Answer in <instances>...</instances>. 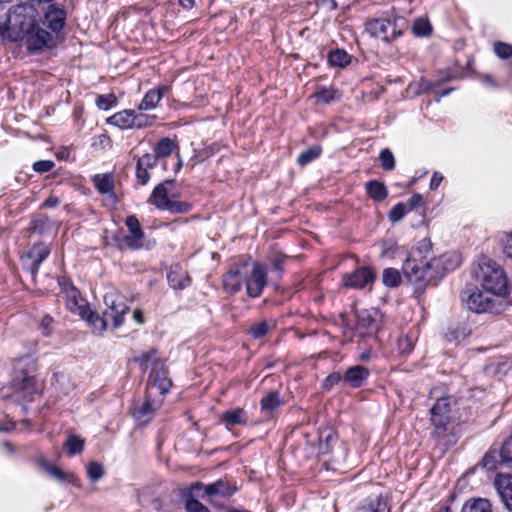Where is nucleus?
<instances>
[{"label":"nucleus","instance_id":"1","mask_svg":"<svg viewBox=\"0 0 512 512\" xmlns=\"http://www.w3.org/2000/svg\"><path fill=\"white\" fill-rule=\"evenodd\" d=\"M431 242L422 239L408 253L402 264V273L413 286L414 292L423 293L428 286H437L444 276L461 263V256L454 251L439 257H430Z\"/></svg>","mask_w":512,"mask_h":512},{"label":"nucleus","instance_id":"2","mask_svg":"<svg viewBox=\"0 0 512 512\" xmlns=\"http://www.w3.org/2000/svg\"><path fill=\"white\" fill-rule=\"evenodd\" d=\"M36 10L27 5L13 6L6 14L5 20L0 22V35L12 42L22 41L34 28L37 21Z\"/></svg>","mask_w":512,"mask_h":512},{"label":"nucleus","instance_id":"3","mask_svg":"<svg viewBox=\"0 0 512 512\" xmlns=\"http://www.w3.org/2000/svg\"><path fill=\"white\" fill-rule=\"evenodd\" d=\"M36 360L31 355L20 357L14 362V372L11 380L12 388L21 393L24 399L31 400L41 391L36 380Z\"/></svg>","mask_w":512,"mask_h":512},{"label":"nucleus","instance_id":"4","mask_svg":"<svg viewBox=\"0 0 512 512\" xmlns=\"http://www.w3.org/2000/svg\"><path fill=\"white\" fill-rule=\"evenodd\" d=\"M474 273L482 289L491 295L505 296L508 293L507 278L501 267L493 260L482 257Z\"/></svg>","mask_w":512,"mask_h":512},{"label":"nucleus","instance_id":"5","mask_svg":"<svg viewBox=\"0 0 512 512\" xmlns=\"http://www.w3.org/2000/svg\"><path fill=\"white\" fill-rule=\"evenodd\" d=\"M461 420L455 417H444L439 412L430 414V424L432 427L430 436L436 446L443 451L453 447L460 438Z\"/></svg>","mask_w":512,"mask_h":512},{"label":"nucleus","instance_id":"6","mask_svg":"<svg viewBox=\"0 0 512 512\" xmlns=\"http://www.w3.org/2000/svg\"><path fill=\"white\" fill-rule=\"evenodd\" d=\"M404 24L405 20L398 16L373 18L366 22L365 29L372 37L390 43L402 35Z\"/></svg>","mask_w":512,"mask_h":512},{"label":"nucleus","instance_id":"7","mask_svg":"<svg viewBox=\"0 0 512 512\" xmlns=\"http://www.w3.org/2000/svg\"><path fill=\"white\" fill-rule=\"evenodd\" d=\"M171 501L175 502L174 505H164L162 510L164 512H175L179 507L181 501L184 502L185 510L187 512H210V510L198 498H206L202 492L194 487L192 483L189 487L177 488L170 493Z\"/></svg>","mask_w":512,"mask_h":512},{"label":"nucleus","instance_id":"8","mask_svg":"<svg viewBox=\"0 0 512 512\" xmlns=\"http://www.w3.org/2000/svg\"><path fill=\"white\" fill-rule=\"evenodd\" d=\"M461 298L466 302L469 310L476 313L496 312L494 295L486 290H478L472 287H466L461 292Z\"/></svg>","mask_w":512,"mask_h":512},{"label":"nucleus","instance_id":"9","mask_svg":"<svg viewBox=\"0 0 512 512\" xmlns=\"http://www.w3.org/2000/svg\"><path fill=\"white\" fill-rule=\"evenodd\" d=\"M104 303L105 317H110L114 328L120 327L124 322V315L129 311L125 297L118 291H109L104 295Z\"/></svg>","mask_w":512,"mask_h":512},{"label":"nucleus","instance_id":"10","mask_svg":"<svg viewBox=\"0 0 512 512\" xmlns=\"http://www.w3.org/2000/svg\"><path fill=\"white\" fill-rule=\"evenodd\" d=\"M22 42H24L28 51L38 52L54 46V35L45 29L41 21L37 20L34 28L30 30Z\"/></svg>","mask_w":512,"mask_h":512},{"label":"nucleus","instance_id":"11","mask_svg":"<svg viewBox=\"0 0 512 512\" xmlns=\"http://www.w3.org/2000/svg\"><path fill=\"white\" fill-rule=\"evenodd\" d=\"M194 487L198 488L202 494L210 501L215 497L229 498L233 496L238 488L236 482L229 480L227 477L220 478L217 481L204 484L202 482H194Z\"/></svg>","mask_w":512,"mask_h":512},{"label":"nucleus","instance_id":"12","mask_svg":"<svg viewBox=\"0 0 512 512\" xmlns=\"http://www.w3.org/2000/svg\"><path fill=\"white\" fill-rule=\"evenodd\" d=\"M51 253L49 244L37 242L22 256L24 268L29 272L32 279H35L40 265L45 261Z\"/></svg>","mask_w":512,"mask_h":512},{"label":"nucleus","instance_id":"13","mask_svg":"<svg viewBox=\"0 0 512 512\" xmlns=\"http://www.w3.org/2000/svg\"><path fill=\"white\" fill-rule=\"evenodd\" d=\"M125 224L128 228L129 234L124 237V242L129 249H151L156 245L154 240L148 241L146 244L142 242L144 239V232L141 228L138 218L135 215L128 216L125 220Z\"/></svg>","mask_w":512,"mask_h":512},{"label":"nucleus","instance_id":"14","mask_svg":"<svg viewBox=\"0 0 512 512\" xmlns=\"http://www.w3.org/2000/svg\"><path fill=\"white\" fill-rule=\"evenodd\" d=\"M267 283V268L263 264L254 263L249 276L245 279L247 295L251 298L260 297Z\"/></svg>","mask_w":512,"mask_h":512},{"label":"nucleus","instance_id":"15","mask_svg":"<svg viewBox=\"0 0 512 512\" xmlns=\"http://www.w3.org/2000/svg\"><path fill=\"white\" fill-rule=\"evenodd\" d=\"M285 401L278 390H271L260 399V412L263 422L275 420Z\"/></svg>","mask_w":512,"mask_h":512},{"label":"nucleus","instance_id":"16","mask_svg":"<svg viewBox=\"0 0 512 512\" xmlns=\"http://www.w3.org/2000/svg\"><path fill=\"white\" fill-rule=\"evenodd\" d=\"M381 317L380 311L376 308L356 311L357 329L364 334L376 333L380 328Z\"/></svg>","mask_w":512,"mask_h":512},{"label":"nucleus","instance_id":"17","mask_svg":"<svg viewBox=\"0 0 512 512\" xmlns=\"http://www.w3.org/2000/svg\"><path fill=\"white\" fill-rule=\"evenodd\" d=\"M376 278V275L372 268L363 266L352 273L343 276V283L346 287L354 289H363L367 285L372 284Z\"/></svg>","mask_w":512,"mask_h":512},{"label":"nucleus","instance_id":"18","mask_svg":"<svg viewBox=\"0 0 512 512\" xmlns=\"http://www.w3.org/2000/svg\"><path fill=\"white\" fill-rule=\"evenodd\" d=\"M41 22L43 26L50 29L49 32L52 34H58L65 26L66 11L56 4H50L44 14V19Z\"/></svg>","mask_w":512,"mask_h":512},{"label":"nucleus","instance_id":"19","mask_svg":"<svg viewBox=\"0 0 512 512\" xmlns=\"http://www.w3.org/2000/svg\"><path fill=\"white\" fill-rule=\"evenodd\" d=\"M174 182V179H167L155 186L148 199V203L163 211L166 205H168V202L177 196L175 193L171 192L169 188Z\"/></svg>","mask_w":512,"mask_h":512},{"label":"nucleus","instance_id":"20","mask_svg":"<svg viewBox=\"0 0 512 512\" xmlns=\"http://www.w3.org/2000/svg\"><path fill=\"white\" fill-rule=\"evenodd\" d=\"M159 407L160 402L155 401L147 394L142 403L134 405L132 416L140 425H146L154 418L155 412Z\"/></svg>","mask_w":512,"mask_h":512},{"label":"nucleus","instance_id":"21","mask_svg":"<svg viewBox=\"0 0 512 512\" xmlns=\"http://www.w3.org/2000/svg\"><path fill=\"white\" fill-rule=\"evenodd\" d=\"M461 407L459 401L454 396H444L437 398L436 402L430 408V414L439 412L442 416L455 417L461 420Z\"/></svg>","mask_w":512,"mask_h":512},{"label":"nucleus","instance_id":"22","mask_svg":"<svg viewBox=\"0 0 512 512\" xmlns=\"http://www.w3.org/2000/svg\"><path fill=\"white\" fill-rule=\"evenodd\" d=\"M494 485L504 507L512 512V475L498 474L494 480Z\"/></svg>","mask_w":512,"mask_h":512},{"label":"nucleus","instance_id":"23","mask_svg":"<svg viewBox=\"0 0 512 512\" xmlns=\"http://www.w3.org/2000/svg\"><path fill=\"white\" fill-rule=\"evenodd\" d=\"M92 182L98 193L108 195L109 199L114 204L117 203L118 199L114 191L115 183L113 173L95 174L92 177Z\"/></svg>","mask_w":512,"mask_h":512},{"label":"nucleus","instance_id":"24","mask_svg":"<svg viewBox=\"0 0 512 512\" xmlns=\"http://www.w3.org/2000/svg\"><path fill=\"white\" fill-rule=\"evenodd\" d=\"M355 512H390V507L381 493H373L359 503Z\"/></svg>","mask_w":512,"mask_h":512},{"label":"nucleus","instance_id":"25","mask_svg":"<svg viewBox=\"0 0 512 512\" xmlns=\"http://www.w3.org/2000/svg\"><path fill=\"white\" fill-rule=\"evenodd\" d=\"M370 371L365 366L355 365L349 367L343 374V382L351 388H360L369 378Z\"/></svg>","mask_w":512,"mask_h":512},{"label":"nucleus","instance_id":"26","mask_svg":"<svg viewBox=\"0 0 512 512\" xmlns=\"http://www.w3.org/2000/svg\"><path fill=\"white\" fill-rule=\"evenodd\" d=\"M54 230V223L45 214H37L32 217L28 232L31 234H37L40 236L51 234Z\"/></svg>","mask_w":512,"mask_h":512},{"label":"nucleus","instance_id":"27","mask_svg":"<svg viewBox=\"0 0 512 512\" xmlns=\"http://www.w3.org/2000/svg\"><path fill=\"white\" fill-rule=\"evenodd\" d=\"M242 284L243 277L238 267L231 268L223 276V288L231 295L238 293L242 288Z\"/></svg>","mask_w":512,"mask_h":512},{"label":"nucleus","instance_id":"28","mask_svg":"<svg viewBox=\"0 0 512 512\" xmlns=\"http://www.w3.org/2000/svg\"><path fill=\"white\" fill-rule=\"evenodd\" d=\"M247 413L242 408H234L223 412L221 416V422L228 428L231 429L237 425H245L247 423Z\"/></svg>","mask_w":512,"mask_h":512},{"label":"nucleus","instance_id":"29","mask_svg":"<svg viewBox=\"0 0 512 512\" xmlns=\"http://www.w3.org/2000/svg\"><path fill=\"white\" fill-rule=\"evenodd\" d=\"M167 280L171 288L183 290L190 285L191 279L187 272L180 267L172 268L167 274Z\"/></svg>","mask_w":512,"mask_h":512},{"label":"nucleus","instance_id":"30","mask_svg":"<svg viewBox=\"0 0 512 512\" xmlns=\"http://www.w3.org/2000/svg\"><path fill=\"white\" fill-rule=\"evenodd\" d=\"M168 90V87L161 86L157 89H151L144 95L140 105V110H150L157 106L162 99L164 93Z\"/></svg>","mask_w":512,"mask_h":512},{"label":"nucleus","instance_id":"31","mask_svg":"<svg viewBox=\"0 0 512 512\" xmlns=\"http://www.w3.org/2000/svg\"><path fill=\"white\" fill-rule=\"evenodd\" d=\"M66 298L67 308L74 313L82 314L84 312V301L80 295L79 290L75 286H70Z\"/></svg>","mask_w":512,"mask_h":512},{"label":"nucleus","instance_id":"32","mask_svg":"<svg viewBox=\"0 0 512 512\" xmlns=\"http://www.w3.org/2000/svg\"><path fill=\"white\" fill-rule=\"evenodd\" d=\"M366 193L368 196L377 202L385 200L388 196V190L384 183L378 180H370L365 184Z\"/></svg>","mask_w":512,"mask_h":512},{"label":"nucleus","instance_id":"33","mask_svg":"<svg viewBox=\"0 0 512 512\" xmlns=\"http://www.w3.org/2000/svg\"><path fill=\"white\" fill-rule=\"evenodd\" d=\"M135 112L133 110H124L112 115L108 122L120 129H130L133 125Z\"/></svg>","mask_w":512,"mask_h":512},{"label":"nucleus","instance_id":"34","mask_svg":"<svg viewBox=\"0 0 512 512\" xmlns=\"http://www.w3.org/2000/svg\"><path fill=\"white\" fill-rule=\"evenodd\" d=\"M149 383L152 384V388L156 387L161 395L167 394L172 386V381L168 377L154 370L149 375Z\"/></svg>","mask_w":512,"mask_h":512},{"label":"nucleus","instance_id":"35","mask_svg":"<svg viewBox=\"0 0 512 512\" xmlns=\"http://www.w3.org/2000/svg\"><path fill=\"white\" fill-rule=\"evenodd\" d=\"M461 512H493L492 505L485 498H477L467 501Z\"/></svg>","mask_w":512,"mask_h":512},{"label":"nucleus","instance_id":"36","mask_svg":"<svg viewBox=\"0 0 512 512\" xmlns=\"http://www.w3.org/2000/svg\"><path fill=\"white\" fill-rule=\"evenodd\" d=\"M38 464L60 483H66L68 473L59 469L56 465L49 463L44 457L38 459Z\"/></svg>","mask_w":512,"mask_h":512},{"label":"nucleus","instance_id":"37","mask_svg":"<svg viewBox=\"0 0 512 512\" xmlns=\"http://www.w3.org/2000/svg\"><path fill=\"white\" fill-rule=\"evenodd\" d=\"M328 62L333 67H344L349 64L350 56L343 49H335L329 52Z\"/></svg>","mask_w":512,"mask_h":512},{"label":"nucleus","instance_id":"38","mask_svg":"<svg viewBox=\"0 0 512 512\" xmlns=\"http://www.w3.org/2000/svg\"><path fill=\"white\" fill-rule=\"evenodd\" d=\"M175 148V143L170 138H162L160 139L155 147H154V154L157 156V158H165L170 156Z\"/></svg>","mask_w":512,"mask_h":512},{"label":"nucleus","instance_id":"39","mask_svg":"<svg viewBox=\"0 0 512 512\" xmlns=\"http://www.w3.org/2000/svg\"><path fill=\"white\" fill-rule=\"evenodd\" d=\"M64 448L66 449L69 456H75L82 453L84 449V440L81 439L78 435H69L64 444Z\"/></svg>","mask_w":512,"mask_h":512},{"label":"nucleus","instance_id":"40","mask_svg":"<svg viewBox=\"0 0 512 512\" xmlns=\"http://www.w3.org/2000/svg\"><path fill=\"white\" fill-rule=\"evenodd\" d=\"M482 466L489 471L496 470L498 466H504L501 462L500 451L492 449L486 452L482 459Z\"/></svg>","mask_w":512,"mask_h":512},{"label":"nucleus","instance_id":"41","mask_svg":"<svg viewBox=\"0 0 512 512\" xmlns=\"http://www.w3.org/2000/svg\"><path fill=\"white\" fill-rule=\"evenodd\" d=\"M416 336L412 333L405 334L398 339L397 347L401 355H409L415 346Z\"/></svg>","mask_w":512,"mask_h":512},{"label":"nucleus","instance_id":"42","mask_svg":"<svg viewBox=\"0 0 512 512\" xmlns=\"http://www.w3.org/2000/svg\"><path fill=\"white\" fill-rule=\"evenodd\" d=\"M322 153V148L320 146H313L308 148L307 150L301 152L297 158V163L300 166H306L311 163L315 159H317Z\"/></svg>","mask_w":512,"mask_h":512},{"label":"nucleus","instance_id":"43","mask_svg":"<svg viewBox=\"0 0 512 512\" xmlns=\"http://www.w3.org/2000/svg\"><path fill=\"white\" fill-rule=\"evenodd\" d=\"M382 281L386 287H397L401 283V273L395 268H386L383 271Z\"/></svg>","mask_w":512,"mask_h":512},{"label":"nucleus","instance_id":"44","mask_svg":"<svg viewBox=\"0 0 512 512\" xmlns=\"http://www.w3.org/2000/svg\"><path fill=\"white\" fill-rule=\"evenodd\" d=\"M192 205L186 201L174 200L173 198L168 202L163 211H168L171 214H185L190 212Z\"/></svg>","mask_w":512,"mask_h":512},{"label":"nucleus","instance_id":"45","mask_svg":"<svg viewBox=\"0 0 512 512\" xmlns=\"http://www.w3.org/2000/svg\"><path fill=\"white\" fill-rule=\"evenodd\" d=\"M500 458L505 467L512 469V436L502 444Z\"/></svg>","mask_w":512,"mask_h":512},{"label":"nucleus","instance_id":"46","mask_svg":"<svg viewBox=\"0 0 512 512\" xmlns=\"http://www.w3.org/2000/svg\"><path fill=\"white\" fill-rule=\"evenodd\" d=\"M88 322L93 326L94 331L102 332L106 330L108 326V322L110 317H105V313L103 317H100L98 314L91 312L87 317Z\"/></svg>","mask_w":512,"mask_h":512},{"label":"nucleus","instance_id":"47","mask_svg":"<svg viewBox=\"0 0 512 512\" xmlns=\"http://www.w3.org/2000/svg\"><path fill=\"white\" fill-rule=\"evenodd\" d=\"M318 102L329 104L339 98L338 91L332 88L321 87L315 94Z\"/></svg>","mask_w":512,"mask_h":512},{"label":"nucleus","instance_id":"48","mask_svg":"<svg viewBox=\"0 0 512 512\" xmlns=\"http://www.w3.org/2000/svg\"><path fill=\"white\" fill-rule=\"evenodd\" d=\"M104 475V467L96 461L87 464V476L92 482L99 481Z\"/></svg>","mask_w":512,"mask_h":512},{"label":"nucleus","instance_id":"49","mask_svg":"<svg viewBox=\"0 0 512 512\" xmlns=\"http://www.w3.org/2000/svg\"><path fill=\"white\" fill-rule=\"evenodd\" d=\"M409 210L407 209V205L400 202V203H397L395 206H393V208L389 211L388 213V218L389 220L392 222V223H397L399 222L400 220H402L404 218V216L406 215V213L408 212Z\"/></svg>","mask_w":512,"mask_h":512},{"label":"nucleus","instance_id":"50","mask_svg":"<svg viewBox=\"0 0 512 512\" xmlns=\"http://www.w3.org/2000/svg\"><path fill=\"white\" fill-rule=\"evenodd\" d=\"M379 160H380V163H381V167L385 171H391V170L394 169V167H395V158H394L393 153L389 149L386 148V149H383L380 152Z\"/></svg>","mask_w":512,"mask_h":512},{"label":"nucleus","instance_id":"51","mask_svg":"<svg viewBox=\"0 0 512 512\" xmlns=\"http://www.w3.org/2000/svg\"><path fill=\"white\" fill-rule=\"evenodd\" d=\"M412 30L416 36H428L431 33L432 28L427 20L418 18L415 20Z\"/></svg>","mask_w":512,"mask_h":512},{"label":"nucleus","instance_id":"52","mask_svg":"<svg viewBox=\"0 0 512 512\" xmlns=\"http://www.w3.org/2000/svg\"><path fill=\"white\" fill-rule=\"evenodd\" d=\"M269 325L266 321H260L249 329V334L253 339H262L269 332Z\"/></svg>","mask_w":512,"mask_h":512},{"label":"nucleus","instance_id":"53","mask_svg":"<svg viewBox=\"0 0 512 512\" xmlns=\"http://www.w3.org/2000/svg\"><path fill=\"white\" fill-rule=\"evenodd\" d=\"M117 103L116 96L114 94L98 95L96 99V105L101 110H109Z\"/></svg>","mask_w":512,"mask_h":512},{"label":"nucleus","instance_id":"54","mask_svg":"<svg viewBox=\"0 0 512 512\" xmlns=\"http://www.w3.org/2000/svg\"><path fill=\"white\" fill-rule=\"evenodd\" d=\"M494 53L500 58V59H509L512 57V45L497 41L494 43L493 46Z\"/></svg>","mask_w":512,"mask_h":512},{"label":"nucleus","instance_id":"55","mask_svg":"<svg viewBox=\"0 0 512 512\" xmlns=\"http://www.w3.org/2000/svg\"><path fill=\"white\" fill-rule=\"evenodd\" d=\"M155 116H148L143 113H135L132 128H144L153 124Z\"/></svg>","mask_w":512,"mask_h":512},{"label":"nucleus","instance_id":"56","mask_svg":"<svg viewBox=\"0 0 512 512\" xmlns=\"http://www.w3.org/2000/svg\"><path fill=\"white\" fill-rule=\"evenodd\" d=\"M341 381H343V375L340 372H332L323 380L322 388L324 390H330Z\"/></svg>","mask_w":512,"mask_h":512},{"label":"nucleus","instance_id":"57","mask_svg":"<svg viewBox=\"0 0 512 512\" xmlns=\"http://www.w3.org/2000/svg\"><path fill=\"white\" fill-rule=\"evenodd\" d=\"M502 251L507 258L512 259V232L504 233L500 239Z\"/></svg>","mask_w":512,"mask_h":512},{"label":"nucleus","instance_id":"58","mask_svg":"<svg viewBox=\"0 0 512 512\" xmlns=\"http://www.w3.org/2000/svg\"><path fill=\"white\" fill-rule=\"evenodd\" d=\"M158 158L155 154L146 153L142 157L138 158L137 164L147 169H152L157 165Z\"/></svg>","mask_w":512,"mask_h":512},{"label":"nucleus","instance_id":"59","mask_svg":"<svg viewBox=\"0 0 512 512\" xmlns=\"http://www.w3.org/2000/svg\"><path fill=\"white\" fill-rule=\"evenodd\" d=\"M55 166L52 160H39L33 164V170L37 173H45L51 171Z\"/></svg>","mask_w":512,"mask_h":512},{"label":"nucleus","instance_id":"60","mask_svg":"<svg viewBox=\"0 0 512 512\" xmlns=\"http://www.w3.org/2000/svg\"><path fill=\"white\" fill-rule=\"evenodd\" d=\"M149 169L136 164V178L138 183L146 185L150 179Z\"/></svg>","mask_w":512,"mask_h":512},{"label":"nucleus","instance_id":"61","mask_svg":"<svg viewBox=\"0 0 512 512\" xmlns=\"http://www.w3.org/2000/svg\"><path fill=\"white\" fill-rule=\"evenodd\" d=\"M157 354V350L154 348H151L147 352H143L140 355L136 356L134 358V361L138 363L139 365H144L147 362L151 361Z\"/></svg>","mask_w":512,"mask_h":512},{"label":"nucleus","instance_id":"62","mask_svg":"<svg viewBox=\"0 0 512 512\" xmlns=\"http://www.w3.org/2000/svg\"><path fill=\"white\" fill-rule=\"evenodd\" d=\"M422 204H423L422 195L415 193L409 198L408 203H407V206H408L407 209L410 211V210L420 207Z\"/></svg>","mask_w":512,"mask_h":512},{"label":"nucleus","instance_id":"63","mask_svg":"<svg viewBox=\"0 0 512 512\" xmlns=\"http://www.w3.org/2000/svg\"><path fill=\"white\" fill-rule=\"evenodd\" d=\"M53 323V318L49 315H45L41 320V328L42 333L45 336H49L52 332L51 325Z\"/></svg>","mask_w":512,"mask_h":512},{"label":"nucleus","instance_id":"64","mask_svg":"<svg viewBox=\"0 0 512 512\" xmlns=\"http://www.w3.org/2000/svg\"><path fill=\"white\" fill-rule=\"evenodd\" d=\"M443 179H444V177L441 173L434 172L432 175L431 181H430V189L436 190L440 186Z\"/></svg>","mask_w":512,"mask_h":512}]
</instances>
